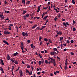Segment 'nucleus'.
<instances>
[{
    "mask_svg": "<svg viewBox=\"0 0 77 77\" xmlns=\"http://www.w3.org/2000/svg\"><path fill=\"white\" fill-rule=\"evenodd\" d=\"M50 54H51V55H54V54H57L56 53V52L53 51V52H51Z\"/></svg>",
    "mask_w": 77,
    "mask_h": 77,
    "instance_id": "nucleus-5",
    "label": "nucleus"
},
{
    "mask_svg": "<svg viewBox=\"0 0 77 77\" xmlns=\"http://www.w3.org/2000/svg\"><path fill=\"white\" fill-rule=\"evenodd\" d=\"M76 30V29L75 28H73V32H75Z\"/></svg>",
    "mask_w": 77,
    "mask_h": 77,
    "instance_id": "nucleus-32",
    "label": "nucleus"
},
{
    "mask_svg": "<svg viewBox=\"0 0 77 77\" xmlns=\"http://www.w3.org/2000/svg\"><path fill=\"white\" fill-rule=\"evenodd\" d=\"M63 39V37H61L60 38V41H62Z\"/></svg>",
    "mask_w": 77,
    "mask_h": 77,
    "instance_id": "nucleus-20",
    "label": "nucleus"
},
{
    "mask_svg": "<svg viewBox=\"0 0 77 77\" xmlns=\"http://www.w3.org/2000/svg\"><path fill=\"white\" fill-rule=\"evenodd\" d=\"M20 77H21V76H22V75H23V72H22V71L21 70L20 72Z\"/></svg>",
    "mask_w": 77,
    "mask_h": 77,
    "instance_id": "nucleus-17",
    "label": "nucleus"
},
{
    "mask_svg": "<svg viewBox=\"0 0 77 77\" xmlns=\"http://www.w3.org/2000/svg\"><path fill=\"white\" fill-rule=\"evenodd\" d=\"M30 46H31V48H34V49H35V47L33 45V44H31V45H30Z\"/></svg>",
    "mask_w": 77,
    "mask_h": 77,
    "instance_id": "nucleus-8",
    "label": "nucleus"
},
{
    "mask_svg": "<svg viewBox=\"0 0 77 77\" xmlns=\"http://www.w3.org/2000/svg\"><path fill=\"white\" fill-rule=\"evenodd\" d=\"M41 39H42V37H41V36H39V41H41Z\"/></svg>",
    "mask_w": 77,
    "mask_h": 77,
    "instance_id": "nucleus-28",
    "label": "nucleus"
},
{
    "mask_svg": "<svg viewBox=\"0 0 77 77\" xmlns=\"http://www.w3.org/2000/svg\"><path fill=\"white\" fill-rule=\"evenodd\" d=\"M26 16L27 17H29V14H26Z\"/></svg>",
    "mask_w": 77,
    "mask_h": 77,
    "instance_id": "nucleus-57",
    "label": "nucleus"
},
{
    "mask_svg": "<svg viewBox=\"0 0 77 77\" xmlns=\"http://www.w3.org/2000/svg\"><path fill=\"white\" fill-rule=\"evenodd\" d=\"M54 74H55V75H57V73L56 72H54Z\"/></svg>",
    "mask_w": 77,
    "mask_h": 77,
    "instance_id": "nucleus-58",
    "label": "nucleus"
},
{
    "mask_svg": "<svg viewBox=\"0 0 77 77\" xmlns=\"http://www.w3.org/2000/svg\"><path fill=\"white\" fill-rule=\"evenodd\" d=\"M57 20V18L55 17L54 18V21H56V20Z\"/></svg>",
    "mask_w": 77,
    "mask_h": 77,
    "instance_id": "nucleus-63",
    "label": "nucleus"
},
{
    "mask_svg": "<svg viewBox=\"0 0 77 77\" xmlns=\"http://www.w3.org/2000/svg\"><path fill=\"white\" fill-rule=\"evenodd\" d=\"M11 72H12V74L15 77V75H14V73H13V71L11 70Z\"/></svg>",
    "mask_w": 77,
    "mask_h": 77,
    "instance_id": "nucleus-47",
    "label": "nucleus"
},
{
    "mask_svg": "<svg viewBox=\"0 0 77 77\" xmlns=\"http://www.w3.org/2000/svg\"><path fill=\"white\" fill-rule=\"evenodd\" d=\"M44 41H48V39H47V38H45L44 39Z\"/></svg>",
    "mask_w": 77,
    "mask_h": 77,
    "instance_id": "nucleus-27",
    "label": "nucleus"
},
{
    "mask_svg": "<svg viewBox=\"0 0 77 77\" xmlns=\"http://www.w3.org/2000/svg\"><path fill=\"white\" fill-rule=\"evenodd\" d=\"M62 21H65V19H63V18H62Z\"/></svg>",
    "mask_w": 77,
    "mask_h": 77,
    "instance_id": "nucleus-52",
    "label": "nucleus"
},
{
    "mask_svg": "<svg viewBox=\"0 0 77 77\" xmlns=\"http://www.w3.org/2000/svg\"><path fill=\"white\" fill-rule=\"evenodd\" d=\"M53 50H54V51H57V48H54Z\"/></svg>",
    "mask_w": 77,
    "mask_h": 77,
    "instance_id": "nucleus-21",
    "label": "nucleus"
},
{
    "mask_svg": "<svg viewBox=\"0 0 77 77\" xmlns=\"http://www.w3.org/2000/svg\"><path fill=\"white\" fill-rule=\"evenodd\" d=\"M42 44V41H41L40 43V45H41Z\"/></svg>",
    "mask_w": 77,
    "mask_h": 77,
    "instance_id": "nucleus-37",
    "label": "nucleus"
},
{
    "mask_svg": "<svg viewBox=\"0 0 77 77\" xmlns=\"http://www.w3.org/2000/svg\"><path fill=\"white\" fill-rule=\"evenodd\" d=\"M70 42H71V43H73L74 42V41L73 40H71Z\"/></svg>",
    "mask_w": 77,
    "mask_h": 77,
    "instance_id": "nucleus-53",
    "label": "nucleus"
},
{
    "mask_svg": "<svg viewBox=\"0 0 77 77\" xmlns=\"http://www.w3.org/2000/svg\"><path fill=\"white\" fill-rule=\"evenodd\" d=\"M27 11H26L25 10L23 11V12L22 13L23 14H25L26 13Z\"/></svg>",
    "mask_w": 77,
    "mask_h": 77,
    "instance_id": "nucleus-22",
    "label": "nucleus"
},
{
    "mask_svg": "<svg viewBox=\"0 0 77 77\" xmlns=\"http://www.w3.org/2000/svg\"><path fill=\"white\" fill-rule=\"evenodd\" d=\"M10 60L13 63H14V60H13V59H12V58H11L10 59Z\"/></svg>",
    "mask_w": 77,
    "mask_h": 77,
    "instance_id": "nucleus-31",
    "label": "nucleus"
},
{
    "mask_svg": "<svg viewBox=\"0 0 77 77\" xmlns=\"http://www.w3.org/2000/svg\"><path fill=\"white\" fill-rule=\"evenodd\" d=\"M48 41H49V42H50V43H52V41H51V39H49Z\"/></svg>",
    "mask_w": 77,
    "mask_h": 77,
    "instance_id": "nucleus-24",
    "label": "nucleus"
},
{
    "mask_svg": "<svg viewBox=\"0 0 77 77\" xmlns=\"http://www.w3.org/2000/svg\"><path fill=\"white\" fill-rule=\"evenodd\" d=\"M67 43H68V44H69V43L70 42H69V40H67Z\"/></svg>",
    "mask_w": 77,
    "mask_h": 77,
    "instance_id": "nucleus-55",
    "label": "nucleus"
},
{
    "mask_svg": "<svg viewBox=\"0 0 77 77\" xmlns=\"http://www.w3.org/2000/svg\"><path fill=\"white\" fill-rule=\"evenodd\" d=\"M51 59V63H54V62H56V61H55V59H53V58Z\"/></svg>",
    "mask_w": 77,
    "mask_h": 77,
    "instance_id": "nucleus-6",
    "label": "nucleus"
},
{
    "mask_svg": "<svg viewBox=\"0 0 77 77\" xmlns=\"http://www.w3.org/2000/svg\"><path fill=\"white\" fill-rule=\"evenodd\" d=\"M18 52H16L14 54L13 56H16L18 55Z\"/></svg>",
    "mask_w": 77,
    "mask_h": 77,
    "instance_id": "nucleus-11",
    "label": "nucleus"
},
{
    "mask_svg": "<svg viewBox=\"0 0 77 77\" xmlns=\"http://www.w3.org/2000/svg\"><path fill=\"white\" fill-rule=\"evenodd\" d=\"M38 63L39 64V66H40L41 65V63H42L41 61H39Z\"/></svg>",
    "mask_w": 77,
    "mask_h": 77,
    "instance_id": "nucleus-19",
    "label": "nucleus"
},
{
    "mask_svg": "<svg viewBox=\"0 0 77 77\" xmlns=\"http://www.w3.org/2000/svg\"><path fill=\"white\" fill-rule=\"evenodd\" d=\"M51 11V9H50V7H49L48 8V12H49V11Z\"/></svg>",
    "mask_w": 77,
    "mask_h": 77,
    "instance_id": "nucleus-26",
    "label": "nucleus"
},
{
    "mask_svg": "<svg viewBox=\"0 0 77 77\" xmlns=\"http://www.w3.org/2000/svg\"><path fill=\"white\" fill-rule=\"evenodd\" d=\"M3 16V14L0 15V18H2Z\"/></svg>",
    "mask_w": 77,
    "mask_h": 77,
    "instance_id": "nucleus-48",
    "label": "nucleus"
},
{
    "mask_svg": "<svg viewBox=\"0 0 77 77\" xmlns=\"http://www.w3.org/2000/svg\"><path fill=\"white\" fill-rule=\"evenodd\" d=\"M27 42L28 43H30V40H27Z\"/></svg>",
    "mask_w": 77,
    "mask_h": 77,
    "instance_id": "nucleus-59",
    "label": "nucleus"
},
{
    "mask_svg": "<svg viewBox=\"0 0 77 77\" xmlns=\"http://www.w3.org/2000/svg\"><path fill=\"white\" fill-rule=\"evenodd\" d=\"M75 0H72V3H73V5H75Z\"/></svg>",
    "mask_w": 77,
    "mask_h": 77,
    "instance_id": "nucleus-25",
    "label": "nucleus"
},
{
    "mask_svg": "<svg viewBox=\"0 0 77 77\" xmlns=\"http://www.w3.org/2000/svg\"><path fill=\"white\" fill-rule=\"evenodd\" d=\"M4 18H5V16H2V17H1V19L2 20H4Z\"/></svg>",
    "mask_w": 77,
    "mask_h": 77,
    "instance_id": "nucleus-46",
    "label": "nucleus"
},
{
    "mask_svg": "<svg viewBox=\"0 0 77 77\" xmlns=\"http://www.w3.org/2000/svg\"><path fill=\"white\" fill-rule=\"evenodd\" d=\"M14 63H15V64H17L18 65V61H15L14 62Z\"/></svg>",
    "mask_w": 77,
    "mask_h": 77,
    "instance_id": "nucleus-29",
    "label": "nucleus"
},
{
    "mask_svg": "<svg viewBox=\"0 0 77 77\" xmlns=\"http://www.w3.org/2000/svg\"><path fill=\"white\" fill-rule=\"evenodd\" d=\"M37 26V25L36 24H35L32 27V29H35V27H36Z\"/></svg>",
    "mask_w": 77,
    "mask_h": 77,
    "instance_id": "nucleus-10",
    "label": "nucleus"
},
{
    "mask_svg": "<svg viewBox=\"0 0 77 77\" xmlns=\"http://www.w3.org/2000/svg\"><path fill=\"white\" fill-rule=\"evenodd\" d=\"M48 16H45L43 19V20H44V19H47V18L48 17Z\"/></svg>",
    "mask_w": 77,
    "mask_h": 77,
    "instance_id": "nucleus-16",
    "label": "nucleus"
},
{
    "mask_svg": "<svg viewBox=\"0 0 77 77\" xmlns=\"http://www.w3.org/2000/svg\"><path fill=\"white\" fill-rule=\"evenodd\" d=\"M26 73H29L30 72H29V70H27V69L26 70Z\"/></svg>",
    "mask_w": 77,
    "mask_h": 77,
    "instance_id": "nucleus-35",
    "label": "nucleus"
},
{
    "mask_svg": "<svg viewBox=\"0 0 77 77\" xmlns=\"http://www.w3.org/2000/svg\"><path fill=\"white\" fill-rule=\"evenodd\" d=\"M23 17H24V20H26V17L25 16H23Z\"/></svg>",
    "mask_w": 77,
    "mask_h": 77,
    "instance_id": "nucleus-40",
    "label": "nucleus"
},
{
    "mask_svg": "<svg viewBox=\"0 0 77 77\" xmlns=\"http://www.w3.org/2000/svg\"><path fill=\"white\" fill-rule=\"evenodd\" d=\"M8 27H9V30H11V27L10 26H9Z\"/></svg>",
    "mask_w": 77,
    "mask_h": 77,
    "instance_id": "nucleus-49",
    "label": "nucleus"
},
{
    "mask_svg": "<svg viewBox=\"0 0 77 77\" xmlns=\"http://www.w3.org/2000/svg\"><path fill=\"white\" fill-rule=\"evenodd\" d=\"M40 72H38V73H37V74H38V75H40Z\"/></svg>",
    "mask_w": 77,
    "mask_h": 77,
    "instance_id": "nucleus-64",
    "label": "nucleus"
},
{
    "mask_svg": "<svg viewBox=\"0 0 77 77\" xmlns=\"http://www.w3.org/2000/svg\"><path fill=\"white\" fill-rule=\"evenodd\" d=\"M62 33L61 32H58L57 33V35H62Z\"/></svg>",
    "mask_w": 77,
    "mask_h": 77,
    "instance_id": "nucleus-14",
    "label": "nucleus"
},
{
    "mask_svg": "<svg viewBox=\"0 0 77 77\" xmlns=\"http://www.w3.org/2000/svg\"><path fill=\"white\" fill-rule=\"evenodd\" d=\"M0 70L1 71H3V68L2 67H0Z\"/></svg>",
    "mask_w": 77,
    "mask_h": 77,
    "instance_id": "nucleus-36",
    "label": "nucleus"
},
{
    "mask_svg": "<svg viewBox=\"0 0 77 77\" xmlns=\"http://www.w3.org/2000/svg\"><path fill=\"white\" fill-rule=\"evenodd\" d=\"M66 25H67V26H69V23H68V22H66Z\"/></svg>",
    "mask_w": 77,
    "mask_h": 77,
    "instance_id": "nucleus-45",
    "label": "nucleus"
},
{
    "mask_svg": "<svg viewBox=\"0 0 77 77\" xmlns=\"http://www.w3.org/2000/svg\"><path fill=\"white\" fill-rule=\"evenodd\" d=\"M9 25L10 26H14V25L12 24H10Z\"/></svg>",
    "mask_w": 77,
    "mask_h": 77,
    "instance_id": "nucleus-61",
    "label": "nucleus"
},
{
    "mask_svg": "<svg viewBox=\"0 0 77 77\" xmlns=\"http://www.w3.org/2000/svg\"><path fill=\"white\" fill-rule=\"evenodd\" d=\"M7 59L8 60H10V56H9V54H8L7 56Z\"/></svg>",
    "mask_w": 77,
    "mask_h": 77,
    "instance_id": "nucleus-13",
    "label": "nucleus"
},
{
    "mask_svg": "<svg viewBox=\"0 0 77 77\" xmlns=\"http://www.w3.org/2000/svg\"><path fill=\"white\" fill-rule=\"evenodd\" d=\"M45 62L46 64H47L48 63V61H47V60H45Z\"/></svg>",
    "mask_w": 77,
    "mask_h": 77,
    "instance_id": "nucleus-30",
    "label": "nucleus"
},
{
    "mask_svg": "<svg viewBox=\"0 0 77 77\" xmlns=\"http://www.w3.org/2000/svg\"><path fill=\"white\" fill-rule=\"evenodd\" d=\"M73 23L74 24H75V21L74 20H73Z\"/></svg>",
    "mask_w": 77,
    "mask_h": 77,
    "instance_id": "nucleus-50",
    "label": "nucleus"
},
{
    "mask_svg": "<svg viewBox=\"0 0 77 77\" xmlns=\"http://www.w3.org/2000/svg\"><path fill=\"white\" fill-rule=\"evenodd\" d=\"M59 12V8H58V10H57V11H56V12H57V13H58V12Z\"/></svg>",
    "mask_w": 77,
    "mask_h": 77,
    "instance_id": "nucleus-51",
    "label": "nucleus"
},
{
    "mask_svg": "<svg viewBox=\"0 0 77 77\" xmlns=\"http://www.w3.org/2000/svg\"><path fill=\"white\" fill-rule=\"evenodd\" d=\"M22 34L24 37L25 36L27 37L28 36V33H27V32H22Z\"/></svg>",
    "mask_w": 77,
    "mask_h": 77,
    "instance_id": "nucleus-3",
    "label": "nucleus"
},
{
    "mask_svg": "<svg viewBox=\"0 0 77 77\" xmlns=\"http://www.w3.org/2000/svg\"><path fill=\"white\" fill-rule=\"evenodd\" d=\"M68 59H66V60L65 61V69L66 70L67 69V66H68V63H67V61Z\"/></svg>",
    "mask_w": 77,
    "mask_h": 77,
    "instance_id": "nucleus-2",
    "label": "nucleus"
},
{
    "mask_svg": "<svg viewBox=\"0 0 77 77\" xmlns=\"http://www.w3.org/2000/svg\"><path fill=\"white\" fill-rule=\"evenodd\" d=\"M67 50V49L66 48H65L64 49V51H66Z\"/></svg>",
    "mask_w": 77,
    "mask_h": 77,
    "instance_id": "nucleus-60",
    "label": "nucleus"
},
{
    "mask_svg": "<svg viewBox=\"0 0 77 77\" xmlns=\"http://www.w3.org/2000/svg\"><path fill=\"white\" fill-rule=\"evenodd\" d=\"M51 59H52V58L50 57H49L48 60L49 61H50V59H51Z\"/></svg>",
    "mask_w": 77,
    "mask_h": 77,
    "instance_id": "nucleus-39",
    "label": "nucleus"
},
{
    "mask_svg": "<svg viewBox=\"0 0 77 77\" xmlns=\"http://www.w3.org/2000/svg\"><path fill=\"white\" fill-rule=\"evenodd\" d=\"M26 1L25 0H22V3L23 4H24V5H26V2H25Z\"/></svg>",
    "mask_w": 77,
    "mask_h": 77,
    "instance_id": "nucleus-12",
    "label": "nucleus"
},
{
    "mask_svg": "<svg viewBox=\"0 0 77 77\" xmlns=\"http://www.w3.org/2000/svg\"><path fill=\"white\" fill-rule=\"evenodd\" d=\"M56 72H57V73L58 74H59V71H56Z\"/></svg>",
    "mask_w": 77,
    "mask_h": 77,
    "instance_id": "nucleus-62",
    "label": "nucleus"
},
{
    "mask_svg": "<svg viewBox=\"0 0 77 77\" xmlns=\"http://www.w3.org/2000/svg\"><path fill=\"white\" fill-rule=\"evenodd\" d=\"M22 50V53H24L25 51H23V50H24V44L23 43L21 42V46H20Z\"/></svg>",
    "mask_w": 77,
    "mask_h": 77,
    "instance_id": "nucleus-1",
    "label": "nucleus"
},
{
    "mask_svg": "<svg viewBox=\"0 0 77 77\" xmlns=\"http://www.w3.org/2000/svg\"><path fill=\"white\" fill-rule=\"evenodd\" d=\"M57 59H58L60 61V57H59L58 56H57Z\"/></svg>",
    "mask_w": 77,
    "mask_h": 77,
    "instance_id": "nucleus-38",
    "label": "nucleus"
},
{
    "mask_svg": "<svg viewBox=\"0 0 77 77\" xmlns=\"http://www.w3.org/2000/svg\"><path fill=\"white\" fill-rule=\"evenodd\" d=\"M4 35H9V34H10V32H9L8 31L5 30L4 32Z\"/></svg>",
    "mask_w": 77,
    "mask_h": 77,
    "instance_id": "nucleus-4",
    "label": "nucleus"
},
{
    "mask_svg": "<svg viewBox=\"0 0 77 77\" xmlns=\"http://www.w3.org/2000/svg\"><path fill=\"white\" fill-rule=\"evenodd\" d=\"M50 2H48V6H50Z\"/></svg>",
    "mask_w": 77,
    "mask_h": 77,
    "instance_id": "nucleus-42",
    "label": "nucleus"
},
{
    "mask_svg": "<svg viewBox=\"0 0 77 77\" xmlns=\"http://www.w3.org/2000/svg\"><path fill=\"white\" fill-rule=\"evenodd\" d=\"M42 64H44V59L43 58H42Z\"/></svg>",
    "mask_w": 77,
    "mask_h": 77,
    "instance_id": "nucleus-23",
    "label": "nucleus"
},
{
    "mask_svg": "<svg viewBox=\"0 0 77 77\" xmlns=\"http://www.w3.org/2000/svg\"><path fill=\"white\" fill-rule=\"evenodd\" d=\"M30 3V2L29 1H28L26 3V5H29Z\"/></svg>",
    "mask_w": 77,
    "mask_h": 77,
    "instance_id": "nucleus-15",
    "label": "nucleus"
},
{
    "mask_svg": "<svg viewBox=\"0 0 77 77\" xmlns=\"http://www.w3.org/2000/svg\"><path fill=\"white\" fill-rule=\"evenodd\" d=\"M70 54H71V55H74V53L73 52H71Z\"/></svg>",
    "mask_w": 77,
    "mask_h": 77,
    "instance_id": "nucleus-56",
    "label": "nucleus"
},
{
    "mask_svg": "<svg viewBox=\"0 0 77 77\" xmlns=\"http://www.w3.org/2000/svg\"><path fill=\"white\" fill-rule=\"evenodd\" d=\"M27 68H30V66L29 65H28L27 66Z\"/></svg>",
    "mask_w": 77,
    "mask_h": 77,
    "instance_id": "nucleus-44",
    "label": "nucleus"
},
{
    "mask_svg": "<svg viewBox=\"0 0 77 77\" xmlns=\"http://www.w3.org/2000/svg\"><path fill=\"white\" fill-rule=\"evenodd\" d=\"M45 15V13H43V14L42 15V18H43V17H44V16Z\"/></svg>",
    "mask_w": 77,
    "mask_h": 77,
    "instance_id": "nucleus-33",
    "label": "nucleus"
},
{
    "mask_svg": "<svg viewBox=\"0 0 77 77\" xmlns=\"http://www.w3.org/2000/svg\"><path fill=\"white\" fill-rule=\"evenodd\" d=\"M14 66H12V68H11V71H13L14 70Z\"/></svg>",
    "mask_w": 77,
    "mask_h": 77,
    "instance_id": "nucleus-34",
    "label": "nucleus"
},
{
    "mask_svg": "<svg viewBox=\"0 0 77 77\" xmlns=\"http://www.w3.org/2000/svg\"><path fill=\"white\" fill-rule=\"evenodd\" d=\"M3 42L4 43H5V44H7V45H9V44L7 41H6L4 40L3 41Z\"/></svg>",
    "mask_w": 77,
    "mask_h": 77,
    "instance_id": "nucleus-9",
    "label": "nucleus"
},
{
    "mask_svg": "<svg viewBox=\"0 0 77 77\" xmlns=\"http://www.w3.org/2000/svg\"><path fill=\"white\" fill-rule=\"evenodd\" d=\"M63 24L65 27H67V26H66V24L65 23L63 22Z\"/></svg>",
    "mask_w": 77,
    "mask_h": 77,
    "instance_id": "nucleus-18",
    "label": "nucleus"
},
{
    "mask_svg": "<svg viewBox=\"0 0 77 77\" xmlns=\"http://www.w3.org/2000/svg\"><path fill=\"white\" fill-rule=\"evenodd\" d=\"M53 64L54 65V66H56V62H54V63H53Z\"/></svg>",
    "mask_w": 77,
    "mask_h": 77,
    "instance_id": "nucleus-43",
    "label": "nucleus"
},
{
    "mask_svg": "<svg viewBox=\"0 0 77 77\" xmlns=\"http://www.w3.org/2000/svg\"><path fill=\"white\" fill-rule=\"evenodd\" d=\"M40 11V9H38V10L37 11V12H39Z\"/></svg>",
    "mask_w": 77,
    "mask_h": 77,
    "instance_id": "nucleus-54",
    "label": "nucleus"
},
{
    "mask_svg": "<svg viewBox=\"0 0 77 77\" xmlns=\"http://www.w3.org/2000/svg\"><path fill=\"white\" fill-rule=\"evenodd\" d=\"M46 27V26H42V29H44V28H45Z\"/></svg>",
    "mask_w": 77,
    "mask_h": 77,
    "instance_id": "nucleus-41",
    "label": "nucleus"
},
{
    "mask_svg": "<svg viewBox=\"0 0 77 77\" xmlns=\"http://www.w3.org/2000/svg\"><path fill=\"white\" fill-rule=\"evenodd\" d=\"M0 60L1 62V64H2V65H4V63L3 62V60L2 59H0Z\"/></svg>",
    "mask_w": 77,
    "mask_h": 77,
    "instance_id": "nucleus-7",
    "label": "nucleus"
}]
</instances>
